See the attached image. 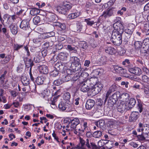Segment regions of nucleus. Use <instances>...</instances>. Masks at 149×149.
<instances>
[{
	"label": "nucleus",
	"instance_id": "6",
	"mask_svg": "<svg viewBox=\"0 0 149 149\" xmlns=\"http://www.w3.org/2000/svg\"><path fill=\"white\" fill-rule=\"evenodd\" d=\"M113 27L114 30L113 31L112 33L119 34L122 35L124 27L122 24L120 23H115L113 25Z\"/></svg>",
	"mask_w": 149,
	"mask_h": 149
},
{
	"label": "nucleus",
	"instance_id": "64",
	"mask_svg": "<svg viewBox=\"0 0 149 149\" xmlns=\"http://www.w3.org/2000/svg\"><path fill=\"white\" fill-rule=\"evenodd\" d=\"M63 47V45L59 43L55 46L56 50H59L61 49Z\"/></svg>",
	"mask_w": 149,
	"mask_h": 149
},
{
	"label": "nucleus",
	"instance_id": "32",
	"mask_svg": "<svg viewBox=\"0 0 149 149\" xmlns=\"http://www.w3.org/2000/svg\"><path fill=\"white\" fill-rule=\"evenodd\" d=\"M71 67L73 70H74L75 71H76L80 69L81 65L79 62H78V63L74 64L73 65H71Z\"/></svg>",
	"mask_w": 149,
	"mask_h": 149
},
{
	"label": "nucleus",
	"instance_id": "63",
	"mask_svg": "<svg viewBox=\"0 0 149 149\" xmlns=\"http://www.w3.org/2000/svg\"><path fill=\"white\" fill-rule=\"evenodd\" d=\"M137 108L140 113H141L143 111V107L142 105L141 104L139 103Z\"/></svg>",
	"mask_w": 149,
	"mask_h": 149
},
{
	"label": "nucleus",
	"instance_id": "45",
	"mask_svg": "<svg viewBox=\"0 0 149 149\" xmlns=\"http://www.w3.org/2000/svg\"><path fill=\"white\" fill-rule=\"evenodd\" d=\"M65 105L64 102H61L58 104V108L62 111H64L65 110Z\"/></svg>",
	"mask_w": 149,
	"mask_h": 149
},
{
	"label": "nucleus",
	"instance_id": "55",
	"mask_svg": "<svg viewBox=\"0 0 149 149\" xmlns=\"http://www.w3.org/2000/svg\"><path fill=\"white\" fill-rule=\"evenodd\" d=\"M77 31H81V30L82 29V25L79 22H78L77 23Z\"/></svg>",
	"mask_w": 149,
	"mask_h": 149
},
{
	"label": "nucleus",
	"instance_id": "46",
	"mask_svg": "<svg viewBox=\"0 0 149 149\" xmlns=\"http://www.w3.org/2000/svg\"><path fill=\"white\" fill-rule=\"evenodd\" d=\"M143 31L146 33V35L149 34V24H146L145 25Z\"/></svg>",
	"mask_w": 149,
	"mask_h": 149
},
{
	"label": "nucleus",
	"instance_id": "44",
	"mask_svg": "<svg viewBox=\"0 0 149 149\" xmlns=\"http://www.w3.org/2000/svg\"><path fill=\"white\" fill-rule=\"evenodd\" d=\"M102 134V132L100 131H97L95 132L93 134L94 137L96 138H99L101 136Z\"/></svg>",
	"mask_w": 149,
	"mask_h": 149
},
{
	"label": "nucleus",
	"instance_id": "7",
	"mask_svg": "<svg viewBox=\"0 0 149 149\" xmlns=\"http://www.w3.org/2000/svg\"><path fill=\"white\" fill-rule=\"evenodd\" d=\"M30 19H26L23 20L20 24V27L24 30H27L29 29V22Z\"/></svg>",
	"mask_w": 149,
	"mask_h": 149
},
{
	"label": "nucleus",
	"instance_id": "29",
	"mask_svg": "<svg viewBox=\"0 0 149 149\" xmlns=\"http://www.w3.org/2000/svg\"><path fill=\"white\" fill-rule=\"evenodd\" d=\"M139 128L137 130L138 134H143L145 125L141 123H139Z\"/></svg>",
	"mask_w": 149,
	"mask_h": 149
},
{
	"label": "nucleus",
	"instance_id": "58",
	"mask_svg": "<svg viewBox=\"0 0 149 149\" xmlns=\"http://www.w3.org/2000/svg\"><path fill=\"white\" fill-rule=\"evenodd\" d=\"M101 16L104 17L105 18L110 16V15H109V13L107 10L104 12Z\"/></svg>",
	"mask_w": 149,
	"mask_h": 149
},
{
	"label": "nucleus",
	"instance_id": "2",
	"mask_svg": "<svg viewBox=\"0 0 149 149\" xmlns=\"http://www.w3.org/2000/svg\"><path fill=\"white\" fill-rule=\"evenodd\" d=\"M102 87V84L100 82H98L90 88L88 93L91 95H95L101 90Z\"/></svg>",
	"mask_w": 149,
	"mask_h": 149
},
{
	"label": "nucleus",
	"instance_id": "5",
	"mask_svg": "<svg viewBox=\"0 0 149 149\" xmlns=\"http://www.w3.org/2000/svg\"><path fill=\"white\" fill-rule=\"evenodd\" d=\"M141 52L145 54V55L149 54V40L146 39L143 40V44L140 49Z\"/></svg>",
	"mask_w": 149,
	"mask_h": 149
},
{
	"label": "nucleus",
	"instance_id": "22",
	"mask_svg": "<svg viewBox=\"0 0 149 149\" xmlns=\"http://www.w3.org/2000/svg\"><path fill=\"white\" fill-rule=\"evenodd\" d=\"M65 105V110L67 111H70L74 107L73 104L70 101L66 102Z\"/></svg>",
	"mask_w": 149,
	"mask_h": 149
},
{
	"label": "nucleus",
	"instance_id": "11",
	"mask_svg": "<svg viewBox=\"0 0 149 149\" xmlns=\"http://www.w3.org/2000/svg\"><path fill=\"white\" fill-rule=\"evenodd\" d=\"M117 88V86L115 84H113L109 88V90L107 92L106 96V98L105 100V102L106 101L109 95L111 94L114 91L116 90Z\"/></svg>",
	"mask_w": 149,
	"mask_h": 149
},
{
	"label": "nucleus",
	"instance_id": "4",
	"mask_svg": "<svg viewBox=\"0 0 149 149\" xmlns=\"http://www.w3.org/2000/svg\"><path fill=\"white\" fill-rule=\"evenodd\" d=\"M120 96V93L119 92H116L113 94L108 100V106L109 107H113L116 103L118 97H119Z\"/></svg>",
	"mask_w": 149,
	"mask_h": 149
},
{
	"label": "nucleus",
	"instance_id": "54",
	"mask_svg": "<svg viewBox=\"0 0 149 149\" xmlns=\"http://www.w3.org/2000/svg\"><path fill=\"white\" fill-rule=\"evenodd\" d=\"M85 20L87 24L88 25L92 26L94 23L93 21H90V18L85 19Z\"/></svg>",
	"mask_w": 149,
	"mask_h": 149
},
{
	"label": "nucleus",
	"instance_id": "47",
	"mask_svg": "<svg viewBox=\"0 0 149 149\" xmlns=\"http://www.w3.org/2000/svg\"><path fill=\"white\" fill-rule=\"evenodd\" d=\"M134 74L136 75H139L141 74V70L140 68L135 67Z\"/></svg>",
	"mask_w": 149,
	"mask_h": 149
},
{
	"label": "nucleus",
	"instance_id": "34",
	"mask_svg": "<svg viewBox=\"0 0 149 149\" xmlns=\"http://www.w3.org/2000/svg\"><path fill=\"white\" fill-rule=\"evenodd\" d=\"M145 135L143 134H139L136 137L139 141H144L146 138H148L147 137H145Z\"/></svg>",
	"mask_w": 149,
	"mask_h": 149
},
{
	"label": "nucleus",
	"instance_id": "9",
	"mask_svg": "<svg viewBox=\"0 0 149 149\" xmlns=\"http://www.w3.org/2000/svg\"><path fill=\"white\" fill-rule=\"evenodd\" d=\"M88 84L86 81H84L80 83V90L83 92H88V93L90 88L88 86Z\"/></svg>",
	"mask_w": 149,
	"mask_h": 149
},
{
	"label": "nucleus",
	"instance_id": "18",
	"mask_svg": "<svg viewBox=\"0 0 149 149\" xmlns=\"http://www.w3.org/2000/svg\"><path fill=\"white\" fill-rule=\"evenodd\" d=\"M21 81L23 85L24 86H27L26 88H29L30 87L29 85V79L25 77H23L21 79Z\"/></svg>",
	"mask_w": 149,
	"mask_h": 149
},
{
	"label": "nucleus",
	"instance_id": "1",
	"mask_svg": "<svg viewBox=\"0 0 149 149\" xmlns=\"http://www.w3.org/2000/svg\"><path fill=\"white\" fill-rule=\"evenodd\" d=\"M72 7L70 3H64L63 4H61L58 6L56 10L59 13L65 15L68 12Z\"/></svg>",
	"mask_w": 149,
	"mask_h": 149
},
{
	"label": "nucleus",
	"instance_id": "19",
	"mask_svg": "<svg viewBox=\"0 0 149 149\" xmlns=\"http://www.w3.org/2000/svg\"><path fill=\"white\" fill-rule=\"evenodd\" d=\"M30 9V14L32 16L37 15L40 12V10L39 9L35 8H31Z\"/></svg>",
	"mask_w": 149,
	"mask_h": 149
},
{
	"label": "nucleus",
	"instance_id": "23",
	"mask_svg": "<svg viewBox=\"0 0 149 149\" xmlns=\"http://www.w3.org/2000/svg\"><path fill=\"white\" fill-rule=\"evenodd\" d=\"M68 54L66 52H60L58 54V57L60 60L64 61L67 60Z\"/></svg>",
	"mask_w": 149,
	"mask_h": 149
},
{
	"label": "nucleus",
	"instance_id": "17",
	"mask_svg": "<svg viewBox=\"0 0 149 149\" xmlns=\"http://www.w3.org/2000/svg\"><path fill=\"white\" fill-rule=\"evenodd\" d=\"M25 64L27 68L30 67L31 68L32 66L33 65V61L31 59L26 58L24 59Z\"/></svg>",
	"mask_w": 149,
	"mask_h": 149
},
{
	"label": "nucleus",
	"instance_id": "10",
	"mask_svg": "<svg viewBox=\"0 0 149 149\" xmlns=\"http://www.w3.org/2000/svg\"><path fill=\"white\" fill-rule=\"evenodd\" d=\"M71 124L70 125V128L72 130L75 129L76 127L79 124L80 121L78 118H75L72 120H70Z\"/></svg>",
	"mask_w": 149,
	"mask_h": 149
},
{
	"label": "nucleus",
	"instance_id": "14",
	"mask_svg": "<svg viewBox=\"0 0 149 149\" xmlns=\"http://www.w3.org/2000/svg\"><path fill=\"white\" fill-rule=\"evenodd\" d=\"M136 103V100L134 98H131L129 102L125 103L129 110L132 108L135 105Z\"/></svg>",
	"mask_w": 149,
	"mask_h": 149
},
{
	"label": "nucleus",
	"instance_id": "53",
	"mask_svg": "<svg viewBox=\"0 0 149 149\" xmlns=\"http://www.w3.org/2000/svg\"><path fill=\"white\" fill-rule=\"evenodd\" d=\"M62 83V81L60 79L55 80L53 82V84L56 86H59Z\"/></svg>",
	"mask_w": 149,
	"mask_h": 149
},
{
	"label": "nucleus",
	"instance_id": "42",
	"mask_svg": "<svg viewBox=\"0 0 149 149\" xmlns=\"http://www.w3.org/2000/svg\"><path fill=\"white\" fill-rule=\"evenodd\" d=\"M79 13H72L69 14L68 16V18L70 19H72L76 18L79 16Z\"/></svg>",
	"mask_w": 149,
	"mask_h": 149
},
{
	"label": "nucleus",
	"instance_id": "15",
	"mask_svg": "<svg viewBox=\"0 0 149 149\" xmlns=\"http://www.w3.org/2000/svg\"><path fill=\"white\" fill-rule=\"evenodd\" d=\"M95 102L92 100H88L86 102V109L88 110L91 109L94 106Z\"/></svg>",
	"mask_w": 149,
	"mask_h": 149
},
{
	"label": "nucleus",
	"instance_id": "3",
	"mask_svg": "<svg viewBox=\"0 0 149 149\" xmlns=\"http://www.w3.org/2000/svg\"><path fill=\"white\" fill-rule=\"evenodd\" d=\"M122 35L119 34L112 33L111 40L116 45L119 46L122 42Z\"/></svg>",
	"mask_w": 149,
	"mask_h": 149
},
{
	"label": "nucleus",
	"instance_id": "40",
	"mask_svg": "<svg viewBox=\"0 0 149 149\" xmlns=\"http://www.w3.org/2000/svg\"><path fill=\"white\" fill-rule=\"evenodd\" d=\"M71 96L70 93L69 92H66L64 93L63 95V98L66 102L70 101L69 100Z\"/></svg>",
	"mask_w": 149,
	"mask_h": 149
},
{
	"label": "nucleus",
	"instance_id": "49",
	"mask_svg": "<svg viewBox=\"0 0 149 149\" xmlns=\"http://www.w3.org/2000/svg\"><path fill=\"white\" fill-rule=\"evenodd\" d=\"M128 71L131 73L134 74L135 67H132L131 65H129L127 66Z\"/></svg>",
	"mask_w": 149,
	"mask_h": 149
},
{
	"label": "nucleus",
	"instance_id": "12",
	"mask_svg": "<svg viewBox=\"0 0 149 149\" xmlns=\"http://www.w3.org/2000/svg\"><path fill=\"white\" fill-rule=\"evenodd\" d=\"M129 110L125 103H121L117 107L118 111L121 113H123L125 110Z\"/></svg>",
	"mask_w": 149,
	"mask_h": 149
},
{
	"label": "nucleus",
	"instance_id": "13",
	"mask_svg": "<svg viewBox=\"0 0 149 149\" xmlns=\"http://www.w3.org/2000/svg\"><path fill=\"white\" fill-rule=\"evenodd\" d=\"M139 116V113L136 111L132 112L129 118V120L130 121H135Z\"/></svg>",
	"mask_w": 149,
	"mask_h": 149
},
{
	"label": "nucleus",
	"instance_id": "21",
	"mask_svg": "<svg viewBox=\"0 0 149 149\" xmlns=\"http://www.w3.org/2000/svg\"><path fill=\"white\" fill-rule=\"evenodd\" d=\"M79 46L83 49L85 50L87 49L88 47L87 43L84 41H80L79 42Z\"/></svg>",
	"mask_w": 149,
	"mask_h": 149
},
{
	"label": "nucleus",
	"instance_id": "16",
	"mask_svg": "<svg viewBox=\"0 0 149 149\" xmlns=\"http://www.w3.org/2000/svg\"><path fill=\"white\" fill-rule=\"evenodd\" d=\"M95 125L98 127L104 130L105 129L106 125L105 122L103 120H100L95 123Z\"/></svg>",
	"mask_w": 149,
	"mask_h": 149
},
{
	"label": "nucleus",
	"instance_id": "43",
	"mask_svg": "<svg viewBox=\"0 0 149 149\" xmlns=\"http://www.w3.org/2000/svg\"><path fill=\"white\" fill-rule=\"evenodd\" d=\"M118 130L116 129L109 130H108V133L112 135L116 136L118 134Z\"/></svg>",
	"mask_w": 149,
	"mask_h": 149
},
{
	"label": "nucleus",
	"instance_id": "48",
	"mask_svg": "<svg viewBox=\"0 0 149 149\" xmlns=\"http://www.w3.org/2000/svg\"><path fill=\"white\" fill-rule=\"evenodd\" d=\"M53 45V42L52 41L50 42H47L44 44L45 48H48L49 47H52Z\"/></svg>",
	"mask_w": 149,
	"mask_h": 149
},
{
	"label": "nucleus",
	"instance_id": "31",
	"mask_svg": "<svg viewBox=\"0 0 149 149\" xmlns=\"http://www.w3.org/2000/svg\"><path fill=\"white\" fill-rule=\"evenodd\" d=\"M40 69L41 72L44 74L48 73V70L47 67L45 65H42L40 67Z\"/></svg>",
	"mask_w": 149,
	"mask_h": 149
},
{
	"label": "nucleus",
	"instance_id": "26",
	"mask_svg": "<svg viewBox=\"0 0 149 149\" xmlns=\"http://www.w3.org/2000/svg\"><path fill=\"white\" fill-rule=\"evenodd\" d=\"M105 51L106 53L111 55L114 54L115 53V49L111 47H106Z\"/></svg>",
	"mask_w": 149,
	"mask_h": 149
},
{
	"label": "nucleus",
	"instance_id": "61",
	"mask_svg": "<svg viewBox=\"0 0 149 149\" xmlns=\"http://www.w3.org/2000/svg\"><path fill=\"white\" fill-rule=\"evenodd\" d=\"M107 126L110 128L114 127L115 126L114 123L112 121H109L107 123Z\"/></svg>",
	"mask_w": 149,
	"mask_h": 149
},
{
	"label": "nucleus",
	"instance_id": "8",
	"mask_svg": "<svg viewBox=\"0 0 149 149\" xmlns=\"http://www.w3.org/2000/svg\"><path fill=\"white\" fill-rule=\"evenodd\" d=\"M125 33H124L123 37V41L125 42H127L128 39L130 38L132 33V29L131 30L128 29H126L125 31Z\"/></svg>",
	"mask_w": 149,
	"mask_h": 149
},
{
	"label": "nucleus",
	"instance_id": "25",
	"mask_svg": "<svg viewBox=\"0 0 149 149\" xmlns=\"http://www.w3.org/2000/svg\"><path fill=\"white\" fill-rule=\"evenodd\" d=\"M33 42L35 45L38 47L40 46L42 42V39L40 38H34L33 39Z\"/></svg>",
	"mask_w": 149,
	"mask_h": 149
},
{
	"label": "nucleus",
	"instance_id": "52",
	"mask_svg": "<svg viewBox=\"0 0 149 149\" xmlns=\"http://www.w3.org/2000/svg\"><path fill=\"white\" fill-rule=\"evenodd\" d=\"M71 77H70L69 75L66 76L64 75L63 76L62 79L65 81H68L71 79Z\"/></svg>",
	"mask_w": 149,
	"mask_h": 149
},
{
	"label": "nucleus",
	"instance_id": "56",
	"mask_svg": "<svg viewBox=\"0 0 149 149\" xmlns=\"http://www.w3.org/2000/svg\"><path fill=\"white\" fill-rule=\"evenodd\" d=\"M59 70H54L51 73V75L53 77H55L58 74Z\"/></svg>",
	"mask_w": 149,
	"mask_h": 149
},
{
	"label": "nucleus",
	"instance_id": "37",
	"mask_svg": "<svg viewBox=\"0 0 149 149\" xmlns=\"http://www.w3.org/2000/svg\"><path fill=\"white\" fill-rule=\"evenodd\" d=\"M143 134L145 135V137H147L148 138L149 137V125L148 126H145L144 127Z\"/></svg>",
	"mask_w": 149,
	"mask_h": 149
},
{
	"label": "nucleus",
	"instance_id": "57",
	"mask_svg": "<svg viewBox=\"0 0 149 149\" xmlns=\"http://www.w3.org/2000/svg\"><path fill=\"white\" fill-rule=\"evenodd\" d=\"M14 49L15 50H17L23 47V45H18L17 44H14Z\"/></svg>",
	"mask_w": 149,
	"mask_h": 149
},
{
	"label": "nucleus",
	"instance_id": "24",
	"mask_svg": "<svg viewBox=\"0 0 149 149\" xmlns=\"http://www.w3.org/2000/svg\"><path fill=\"white\" fill-rule=\"evenodd\" d=\"M65 64L64 63L57 62L55 65L54 68L56 69L59 71L63 68Z\"/></svg>",
	"mask_w": 149,
	"mask_h": 149
},
{
	"label": "nucleus",
	"instance_id": "33",
	"mask_svg": "<svg viewBox=\"0 0 149 149\" xmlns=\"http://www.w3.org/2000/svg\"><path fill=\"white\" fill-rule=\"evenodd\" d=\"M41 20L40 17L38 16H36L33 19V22L35 25H40L41 23Z\"/></svg>",
	"mask_w": 149,
	"mask_h": 149
},
{
	"label": "nucleus",
	"instance_id": "41",
	"mask_svg": "<svg viewBox=\"0 0 149 149\" xmlns=\"http://www.w3.org/2000/svg\"><path fill=\"white\" fill-rule=\"evenodd\" d=\"M113 68L116 72L118 73L122 74V72H123V71L124 70L123 68L118 66H114Z\"/></svg>",
	"mask_w": 149,
	"mask_h": 149
},
{
	"label": "nucleus",
	"instance_id": "60",
	"mask_svg": "<svg viewBox=\"0 0 149 149\" xmlns=\"http://www.w3.org/2000/svg\"><path fill=\"white\" fill-rule=\"evenodd\" d=\"M47 54V51L46 50L44 49L42 51L41 53H40L39 55H42V56L43 57H45Z\"/></svg>",
	"mask_w": 149,
	"mask_h": 149
},
{
	"label": "nucleus",
	"instance_id": "39",
	"mask_svg": "<svg viewBox=\"0 0 149 149\" xmlns=\"http://www.w3.org/2000/svg\"><path fill=\"white\" fill-rule=\"evenodd\" d=\"M70 60L72 61L71 65H73L76 63H78L80 61V60L76 56H72L70 57Z\"/></svg>",
	"mask_w": 149,
	"mask_h": 149
},
{
	"label": "nucleus",
	"instance_id": "51",
	"mask_svg": "<svg viewBox=\"0 0 149 149\" xmlns=\"http://www.w3.org/2000/svg\"><path fill=\"white\" fill-rule=\"evenodd\" d=\"M42 57L39 55L34 58V60L36 63L39 62L41 61Z\"/></svg>",
	"mask_w": 149,
	"mask_h": 149
},
{
	"label": "nucleus",
	"instance_id": "59",
	"mask_svg": "<svg viewBox=\"0 0 149 149\" xmlns=\"http://www.w3.org/2000/svg\"><path fill=\"white\" fill-rule=\"evenodd\" d=\"M142 79L144 82H149V78L146 75H144L142 77Z\"/></svg>",
	"mask_w": 149,
	"mask_h": 149
},
{
	"label": "nucleus",
	"instance_id": "36",
	"mask_svg": "<svg viewBox=\"0 0 149 149\" xmlns=\"http://www.w3.org/2000/svg\"><path fill=\"white\" fill-rule=\"evenodd\" d=\"M143 43L141 41H136L134 42V46L136 49L138 50L140 49L141 47V45Z\"/></svg>",
	"mask_w": 149,
	"mask_h": 149
},
{
	"label": "nucleus",
	"instance_id": "38",
	"mask_svg": "<svg viewBox=\"0 0 149 149\" xmlns=\"http://www.w3.org/2000/svg\"><path fill=\"white\" fill-rule=\"evenodd\" d=\"M26 88L27 86L23 88L22 89L23 91H29V89H30V90H31V89H32V92H36V86L35 84H34V85L33 86V87H32L31 88L29 87V88Z\"/></svg>",
	"mask_w": 149,
	"mask_h": 149
},
{
	"label": "nucleus",
	"instance_id": "28",
	"mask_svg": "<svg viewBox=\"0 0 149 149\" xmlns=\"http://www.w3.org/2000/svg\"><path fill=\"white\" fill-rule=\"evenodd\" d=\"M77 48L75 47L73 45H68L67 46V49L70 52L74 53H77Z\"/></svg>",
	"mask_w": 149,
	"mask_h": 149
},
{
	"label": "nucleus",
	"instance_id": "27",
	"mask_svg": "<svg viewBox=\"0 0 149 149\" xmlns=\"http://www.w3.org/2000/svg\"><path fill=\"white\" fill-rule=\"evenodd\" d=\"M9 27L11 32L13 34L15 35L17 33L18 29L17 26L13 24H11Z\"/></svg>",
	"mask_w": 149,
	"mask_h": 149
},
{
	"label": "nucleus",
	"instance_id": "20",
	"mask_svg": "<svg viewBox=\"0 0 149 149\" xmlns=\"http://www.w3.org/2000/svg\"><path fill=\"white\" fill-rule=\"evenodd\" d=\"M119 97L122 99V100L123 101V102H127L130 98V95L127 93H124L121 95H120Z\"/></svg>",
	"mask_w": 149,
	"mask_h": 149
},
{
	"label": "nucleus",
	"instance_id": "50",
	"mask_svg": "<svg viewBox=\"0 0 149 149\" xmlns=\"http://www.w3.org/2000/svg\"><path fill=\"white\" fill-rule=\"evenodd\" d=\"M83 126L84 127V128L83 129H81L80 128H79L78 129L80 133L84 132V130L86 129V128L87 127V123L86 122H84Z\"/></svg>",
	"mask_w": 149,
	"mask_h": 149
},
{
	"label": "nucleus",
	"instance_id": "30",
	"mask_svg": "<svg viewBox=\"0 0 149 149\" xmlns=\"http://www.w3.org/2000/svg\"><path fill=\"white\" fill-rule=\"evenodd\" d=\"M45 80L44 78L42 77H38L36 79V81L38 85H41L43 84Z\"/></svg>",
	"mask_w": 149,
	"mask_h": 149
},
{
	"label": "nucleus",
	"instance_id": "62",
	"mask_svg": "<svg viewBox=\"0 0 149 149\" xmlns=\"http://www.w3.org/2000/svg\"><path fill=\"white\" fill-rule=\"evenodd\" d=\"M81 78V77H80L79 76H78L77 75H74V77L72 78L71 81H76L79 78Z\"/></svg>",
	"mask_w": 149,
	"mask_h": 149
},
{
	"label": "nucleus",
	"instance_id": "35",
	"mask_svg": "<svg viewBox=\"0 0 149 149\" xmlns=\"http://www.w3.org/2000/svg\"><path fill=\"white\" fill-rule=\"evenodd\" d=\"M9 15L8 14H5L4 15L3 18H1L0 21L1 23L4 24V23H7L8 22V19H9Z\"/></svg>",
	"mask_w": 149,
	"mask_h": 149
}]
</instances>
